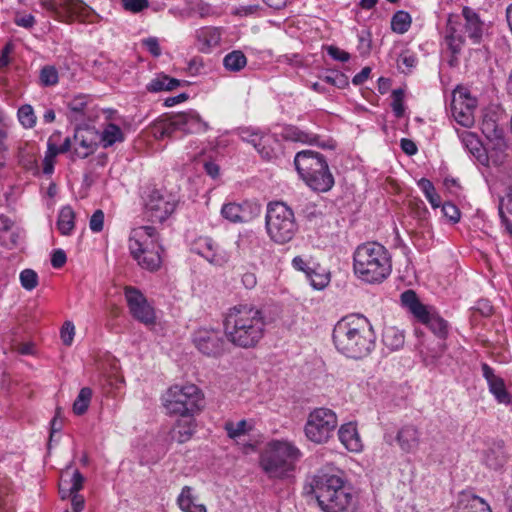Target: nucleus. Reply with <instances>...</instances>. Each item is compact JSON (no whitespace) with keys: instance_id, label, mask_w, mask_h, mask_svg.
Segmentation results:
<instances>
[{"instance_id":"f257e3e1","label":"nucleus","mask_w":512,"mask_h":512,"mask_svg":"<svg viewBox=\"0 0 512 512\" xmlns=\"http://www.w3.org/2000/svg\"><path fill=\"white\" fill-rule=\"evenodd\" d=\"M266 325L262 309L250 304L231 307L223 321L227 340L244 349L257 346L264 337Z\"/></svg>"},{"instance_id":"f03ea898","label":"nucleus","mask_w":512,"mask_h":512,"mask_svg":"<svg viewBox=\"0 0 512 512\" xmlns=\"http://www.w3.org/2000/svg\"><path fill=\"white\" fill-rule=\"evenodd\" d=\"M332 339L341 354L352 359H363L374 350L376 334L365 316L351 314L336 323Z\"/></svg>"},{"instance_id":"7ed1b4c3","label":"nucleus","mask_w":512,"mask_h":512,"mask_svg":"<svg viewBox=\"0 0 512 512\" xmlns=\"http://www.w3.org/2000/svg\"><path fill=\"white\" fill-rule=\"evenodd\" d=\"M355 275L367 283H380L391 273L392 264L388 250L378 242L359 245L353 254Z\"/></svg>"},{"instance_id":"20e7f679","label":"nucleus","mask_w":512,"mask_h":512,"mask_svg":"<svg viewBox=\"0 0 512 512\" xmlns=\"http://www.w3.org/2000/svg\"><path fill=\"white\" fill-rule=\"evenodd\" d=\"M311 488L324 512H347L352 506L353 495L339 475L320 471L313 477Z\"/></svg>"},{"instance_id":"39448f33","label":"nucleus","mask_w":512,"mask_h":512,"mask_svg":"<svg viewBox=\"0 0 512 512\" xmlns=\"http://www.w3.org/2000/svg\"><path fill=\"white\" fill-rule=\"evenodd\" d=\"M128 247L138 265L148 271H156L162 263V246L158 241L157 230L153 226L134 228L129 236Z\"/></svg>"},{"instance_id":"423d86ee","label":"nucleus","mask_w":512,"mask_h":512,"mask_svg":"<svg viewBox=\"0 0 512 512\" xmlns=\"http://www.w3.org/2000/svg\"><path fill=\"white\" fill-rule=\"evenodd\" d=\"M294 164L302 180L312 190L327 192L334 186V177L321 153L313 150L300 151L295 155Z\"/></svg>"},{"instance_id":"0eeeda50","label":"nucleus","mask_w":512,"mask_h":512,"mask_svg":"<svg viewBox=\"0 0 512 512\" xmlns=\"http://www.w3.org/2000/svg\"><path fill=\"white\" fill-rule=\"evenodd\" d=\"M300 450L287 441H272L261 454L260 465L271 479H284L295 468Z\"/></svg>"},{"instance_id":"6e6552de","label":"nucleus","mask_w":512,"mask_h":512,"mask_svg":"<svg viewBox=\"0 0 512 512\" xmlns=\"http://www.w3.org/2000/svg\"><path fill=\"white\" fill-rule=\"evenodd\" d=\"M265 226L269 238L277 244L291 241L298 225L293 210L284 202H271L267 206Z\"/></svg>"},{"instance_id":"1a4fd4ad","label":"nucleus","mask_w":512,"mask_h":512,"mask_svg":"<svg viewBox=\"0 0 512 512\" xmlns=\"http://www.w3.org/2000/svg\"><path fill=\"white\" fill-rule=\"evenodd\" d=\"M163 402L168 414L181 417L194 416L204 406L203 394L194 384L170 387L163 396Z\"/></svg>"},{"instance_id":"9d476101","label":"nucleus","mask_w":512,"mask_h":512,"mask_svg":"<svg viewBox=\"0 0 512 512\" xmlns=\"http://www.w3.org/2000/svg\"><path fill=\"white\" fill-rule=\"evenodd\" d=\"M209 125L195 110L166 115L154 122L152 132L157 139L172 137L176 131L204 133Z\"/></svg>"},{"instance_id":"9b49d317","label":"nucleus","mask_w":512,"mask_h":512,"mask_svg":"<svg viewBox=\"0 0 512 512\" xmlns=\"http://www.w3.org/2000/svg\"><path fill=\"white\" fill-rule=\"evenodd\" d=\"M401 305L424 324L439 339L444 340L449 333V324L434 308L422 304L414 290H406L401 296Z\"/></svg>"},{"instance_id":"f8f14e48","label":"nucleus","mask_w":512,"mask_h":512,"mask_svg":"<svg viewBox=\"0 0 512 512\" xmlns=\"http://www.w3.org/2000/svg\"><path fill=\"white\" fill-rule=\"evenodd\" d=\"M338 425L336 413L329 408H315L307 418L304 431L306 437L316 444L327 442Z\"/></svg>"},{"instance_id":"ddd939ff","label":"nucleus","mask_w":512,"mask_h":512,"mask_svg":"<svg viewBox=\"0 0 512 512\" xmlns=\"http://www.w3.org/2000/svg\"><path fill=\"white\" fill-rule=\"evenodd\" d=\"M42 6L55 19L63 22L73 20L92 21L94 11L82 0H41Z\"/></svg>"},{"instance_id":"4468645a","label":"nucleus","mask_w":512,"mask_h":512,"mask_svg":"<svg viewBox=\"0 0 512 512\" xmlns=\"http://www.w3.org/2000/svg\"><path fill=\"white\" fill-rule=\"evenodd\" d=\"M178 197L166 189L153 188L145 198V212L154 222H163L175 211Z\"/></svg>"},{"instance_id":"2eb2a0df","label":"nucleus","mask_w":512,"mask_h":512,"mask_svg":"<svg viewBox=\"0 0 512 512\" xmlns=\"http://www.w3.org/2000/svg\"><path fill=\"white\" fill-rule=\"evenodd\" d=\"M124 296L132 317L140 323L151 326L156 323V314L146 296L136 287L126 286Z\"/></svg>"},{"instance_id":"dca6fc26","label":"nucleus","mask_w":512,"mask_h":512,"mask_svg":"<svg viewBox=\"0 0 512 512\" xmlns=\"http://www.w3.org/2000/svg\"><path fill=\"white\" fill-rule=\"evenodd\" d=\"M195 347L204 355L218 357L225 350V340L219 330L200 328L193 333Z\"/></svg>"},{"instance_id":"f3484780","label":"nucleus","mask_w":512,"mask_h":512,"mask_svg":"<svg viewBox=\"0 0 512 512\" xmlns=\"http://www.w3.org/2000/svg\"><path fill=\"white\" fill-rule=\"evenodd\" d=\"M236 133L241 140L250 143L263 159L271 160L276 156L275 149L272 146L277 142L274 136L252 127H240Z\"/></svg>"},{"instance_id":"a211bd4d","label":"nucleus","mask_w":512,"mask_h":512,"mask_svg":"<svg viewBox=\"0 0 512 512\" xmlns=\"http://www.w3.org/2000/svg\"><path fill=\"white\" fill-rule=\"evenodd\" d=\"M261 213V206L257 203L244 201L242 203H227L221 209L222 216L232 223L250 222Z\"/></svg>"},{"instance_id":"6ab92c4d","label":"nucleus","mask_w":512,"mask_h":512,"mask_svg":"<svg viewBox=\"0 0 512 512\" xmlns=\"http://www.w3.org/2000/svg\"><path fill=\"white\" fill-rule=\"evenodd\" d=\"M476 108V99L467 93L455 94L451 103V111L454 119L464 127H470L474 123L473 110Z\"/></svg>"},{"instance_id":"aec40b11","label":"nucleus","mask_w":512,"mask_h":512,"mask_svg":"<svg viewBox=\"0 0 512 512\" xmlns=\"http://www.w3.org/2000/svg\"><path fill=\"white\" fill-rule=\"evenodd\" d=\"M283 137L293 142H301L303 144L315 145L323 149H334L335 142L328 137H322L318 134L307 132L295 126H289L284 129Z\"/></svg>"},{"instance_id":"412c9836","label":"nucleus","mask_w":512,"mask_h":512,"mask_svg":"<svg viewBox=\"0 0 512 512\" xmlns=\"http://www.w3.org/2000/svg\"><path fill=\"white\" fill-rule=\"evenodd\" d=\"M462 16L465 20V33L474 44H479L486 30V24L473 8L467 6L463 7Z\"/></svg>"},{"instance_id":"4be33fe9","label":"nucleus","mask_w":512,"mask_h":512,"mask_svg":"<svg viewBox=\"0 0 512 512\" xmlns=\"http://www.w3.org/2000/svg\"><path fill=\"white\" fill-rule=\"evenodd\" d=\"M481 131L485 137L501 148L504 146V130L498 123L497 113L489 111L484 114L481 122Z\"/></svg>"},{"instance_id":"5701e85b","label":"nucleus","mask_w":512,"mask_h":512,"mask_svg":"<svg viewBox=\"0 0 512 512\" xmlns=\"http://www.w3.org/2000/svg\"><path fill=\"white\" fill-rule=\"evenodd\" d=\"M483 377L486 379L489 391L494 395L499 403L508 404L510 395L506 390L504 380L495 375L494 370L486 363L481 365Z\"/></svg>"},{"instance_id":"b1692460","label":"nucleus","mask_w":512,"mask_h":512,"mask_svg":"<svg viewBox=\"0 0 512 512\" xmlns=\"http://www.w3.org/2000/svg\"><path fill=\"white\" fill-rule=\"evenodd\" d=\"M420 431L413 425L401 427L397 433L396 440L402 451L413 453L420 444Z\"/></svg>"},{"instance_id":"393cba45","label":"nucleus","mask_w":512,"mask_h":512,"mask_svg":"<svg viewBox=\"0 0 512 512\" xmlns=\"http://www.w3.org/2000/svg\"><path fill=\"white\" fill-rule=\"evenodd\" d=\"M177 504L183 512H207L204 504L199 503L198 496L190 486H184L177 497Z\"/></svg>"},{"instance_id":"a878e982","label":"nucleus","mask_w":512,"mask_h":512,"mask_svg":"<svg viewBox=\"0 0 512 512\" xmlns=\"http://www.w3.org/2000/svg\"><path fill=\"white\" fill-rule=\"evenodd\" d=\"M38 154L39 148L35 144L25 143L18 149V162L25 170L36 175L39 173L37 164Z\"/></svg>"},{"instance_id":"bb28decb","label":"nucleus","mask_w":512,"mask_h":512,"mask_svg":"<svg viewBox=\"0 0 512 512\" xmlns=\"http://www.w3.org/2000/svg\"><path fill=\"white\" fill-rule=\"evenodd\" d=\"M338 437L347 450L351 452L362 450V441L355 424L350 422L342 425L338 431Z\"/></svg>"},{"instance_id":"cd10ccee","label":"nucleus","mask_w":512,"mask_h":512,"mask_svg":"<svg viewBox=\"0 0 512 512\" xmlns=\"http://www.w3.org/2000/svg\"><path fill=\"white\" fill-rule=\"evenodd\" d=\"M506 460L504 442L502 440L494 441L485 452V464L491 469L498 470L504 466Z\"/></svg>"},{"instance_id":"c85d7f7f","label":"nucleus","mask_w":512,"mask_h":512,"mask_svg":"<svg viewBox=\"0 0 512 512\" xmlns=\"http://www.w3.org/2000/svg\"><path fill=\"white\" fill-rule=\"evenodd\" d=\"M461 142L465 149L471 153L481 164L488 161L485 149L475 133L464 131L460 135Z\"/></svg>"},{"instance_id":"c756f323","label":"nucleus","mask_w":512,"mask_h":512,"mask_svg":"<svg viewBox=\"0 0 512 512\" xmlns=\"http://www.w3.org/2000/svg\"><path fill=\"white\" fill-rule=\"evenodd\" d=\"M458 507L460 512H492L482 498L470 493L461 494Z\"/></svg>"},{"instance_id":"7c9ffc66","label":"nucleus","mask_w":512,"mask_h":512,"mask_svg":"<svg viewBox=\"0 0 512 512\" xmlns=\"http://www.w3.org/2000/svg\"><path fill=\"white\" fill-rule=\"evenodd\" d=\"M193 416L182 417L173 428L172 438L178 443H185L191 439L195 432Z\"/></svg>"},{"instance_id":"2f4dec72","label":"nucleus","mask_w":512,"mask_h":512,"mask_svg":"<svg viewBox=\"0 0 512 512\" xmlns=\"http://www.w3.org/2000/svg\"><path fill=\"white\" fill-rule=\"evenodd\" d=\"M197 39L202 44L201 51L208 52L212 47L219 45L221 30L217 27H204L197 31Z\"/></svg>"},{"instance_id":"473e14b6","label":"nucleus","mask_w":512,"mask_h":512,"mask_svg":"<svg viewBox=\"0 0 512 512\" xmlns=\"http://www.w3.org/2000/svg\"><path fill=\"white\" fill-rule=\"evenodd\" d=\"M216 244L208 237H201L195 242L194 251L210 263H218Z\"/></svg>"},{"instance_id":"72a5a7b5","label":"nucleus","mask_w":512,"mask_h":512,"mask_svg":"<svg viewBox=\"0 0 512 512\" xmlns=\"http://www.w3.org/2000/svg\"><path fill=\"white\" fill-rule=\"evenodd\" d=\"M405 342V336L403 331L396 327H388L383 333V343L391 351L399 350L403 347Z\"/></svg>"},{"instance_id":"f704fd0d","label":"nucleus","mask_w":512,"mask_h":512,"mask_svg":"<svg viewBox=\"0 0 512 512\" xmlns=\"http://www.w3.org/2000/svg\"><path fill=\"white\" fill-rule=\"evenodd\" d=\"M247 64V58L241 50H233L223 58V66L231 72L241 71Z\"/></svg>"},{"instance_id":"c9c22d12","label":"nucleus","mask_w":512,"mask_h":512,"mask_svg":"<svg viewBox=\"0 0 512 512\" xmlns=\"http://www.w3.org/2000/svg\"><path fill=\"white\" fill-rule=\"evenodd\" d=\"M292 266L299 271H302L306 274L307 278L310 280L311 285L315 289H323L328 284L327 277H320V281H316L313 278V270L308 266V263L301 257L296 256L292 260Z\"/></svg>"},{"instance_id":"e433bc0d","label":"nucleus","mask_w":512,"mask_h":512,"mask_svg":"<svg viewBox=\"0 0 512 512\" xmlns=\"http://www.w3.org/2000/svg\"><path fill=\"white\" fill-rule=\"evenodd\" d=\"M74 141L76 143V147L74 149V154L78 158H86L90 154H92L96 149V143L92 139L86 138L81 132L77 131L74 134Z\"/></svg>"},{"instance_id":"4c0bfd02","label":"nucleus","mask_w":512,"mask_h":512,"mask_svg":"<svg viewBox=\"0 0 512 512\" xmlns=\"http://www.w3.org/2000/svg\"><path fill=\"white\" fill-rule=\"evenodd\" d=\"M75 214L71 207L66 206L60 210L57 227L62 235H69L74 229Z\"/></svg>"},{"instance_id":"58836bf2","label":"nucleus","mask_w":512,"mask_h":512,"mask_svg":"<svg viewBox=\"0 0 512 512\" xmlns=\"http://www.w3.org/2000/svg\"><path fill=\"white\" fill-rule=\"evenodd\" d=\"M101 141L104 148L124 141V134L119 126L109 123L102 132Z\"/></svg>"},{"instance_id":"ea45409f","label":"nucleus","mask_w":512,"mask_h":512,"mask_svg":"<svg viewBox=\"0 0 512 512\" xmlns=\"http://www.w3.org/2000/svg\"><path fill=\"white\" fill-rule=\"evenodd\" d=\"M499 215L502 223L509 234L512 235V223L509 216H512V194L507 193L505 196L500 198L499 202Z\"/></svg>"},{"instance_id":"a19ab883","label":"nucleus","mask_w":512,"mask_h":512,"mask_svg":"<svg viewBox=\"0 0 512 512\" xmlns=\"http://www.w3.org/2000/svg\"><path fill=\"white\" fill-rule=\"evenodd\" d=\"M411 16L408 12L399 10L391 19V29L398 34L406 33L411 26Z\"/></svg>"},{"instance_id":"79ce46f5","label":"nucleus","mask_w":512,"mask_h":512,"mask_svg":"<svg viewBox=\"0 0 512 512\" xmlns=\"http://www.w3.org/2000/svg\"><path fill=\"white\" fill-rule=\"evenodd\" d=\"M92 394V390L89 387H83L80 390L77 398L73 403V411L76 415H82L87 411L92 398Z\"/></svg>"},{"instance_id":"37998d69","label":"nucleus","mask_w":512,"mask_h":512,"mask_svg":"<svg viewBox=\"0 0 512 512\" xmlns=\"http://www.w3.org/2000/svg\"><path fill=\"white\" fill-rule=\"evenodd\" d=\"M418 186L423 191V193L425 194L427 200L429 201V203L431 204V206L433 208H437V207L440 206L441 198L437 194V192L435 190V187H434L433 183L430 180H428L426 178H421L418 181Z\"/></svg>"},{"instance_id":"c03bdc74","label":"nucleus","mask_w":512,"mask_h":512,"mask_svg":"<svg viewBox=\"0 0 512 512\" xmlns=\"http://www.w3.org/2000/svg\"><path fill=\"white\" fill-rule=\"evenodd\" d=\"M320 78L322 81L339 89H344L349 85L348 77L338 70L329 71L325 75H322Z\"/></svg>"},{"instance_id":"a18cd8bd","label":"nucleus","mask_w":512,"mask_h":512,"mask_svg":"<svg viewBox=\"0 0 512 512\" xmlns=\"http://www.w3.org/2000/svg\"><path fill=\"white\" fill-rule=\"evenodd\" d=\"M18 119L24 128H33L36 124V115L31 105L25 104L18 109Z\"/></svg>"},{"instance_id":"49530a36","label":"nucleus","mask_w":512,"mask_h":512,"mask_svg":"<svg viewBox=\"0 0 512 512\" xmlns=\"http://www.w3.org/2000/svg\"><path fill=\"white\" fill-rule=\"evenodd\" d=\"M39 79L43 86H54L59 81L58 71L55 66L46 65L40 70Z\"/></svg>"},{"instance_id":"de8ad7c7","label":"nucleus","mask_w":512,"mask_h":512,"mask_svg":"<svg viewBox=\"0 0 512 512\" xmlns=\"http://www.w3.org/2000/svg\"><path fill=\"white\" fill-rule=\"evenodd\" d=\"M445 41L453 56H457L461 52L464 39L461 35H456V30L454 28H449Z\"/></svg>"},{"instance_id":"09e8293b","label":"nucleus","mask_w":512,"mask_h":512,"mask_svg":"<svg viewBox=\"0 0 512 512\" xmlns=\"http://www.w3.org/2000/svg\"><path fill=\"white\" fill-rule=\"evenodd\" d=\"M372 35L369 30L363 29L358 33L357 50L361 56H367L371 52Z\"/></svg>"},{"instance_id":"8fccbe9b","label":"nucleus","mask_w":512,"mask_h":512,"mask_svg":"<svg viewBox=\"0 0 512 512\" xmlns=\"http://www.w3.org/2000/svg\"><path fill=\"white\" fill-rule=\"evenodd\" d=\"M247 421L241 420L237 423L232 421H228L225 423L224 429L227 432V435L231 439H236L247 432Z\"/></svg>"},{"instance_id":"3c124183","label":"nucleus","mask_w":512,"mask_h":512,"mask_svg":"<svg viewBox=\"0 0 512 512\" xmlns=\"http://www.w3.org/2000/svg\"><path fill=\"white\" fill-rule=\"evenodd\" d=\"M19 278L21 286L27 291L33 290L38 285V275L33 269H24Z\"/></svg>"},{"instance_id":"603ef678","label":"nucleus","mask_w":512,"mask_h":512,"mask_svg":"<svg viewBox=\"0 0 512 512\" xmlns=\"http://www.w3.org/2000/svg\"><path fill=\"white\" fill-rule=\"evenodd\" d=\"M416 64L417 57L415 56L414 53H411L409 51L400 54L397 60L398 68L401 69L403 73H410L412 69L416 66Z\"/></svg>"},{"instance_id":"864d4df0","label":"nucleus","mask_w":512,"mask_h":512,"mask_svg":"<svg viewBox=\"0 0 512 512\" xmlns=\"http://www.w3.org/2000/svg\"><path fill=\"white\" fill-rule=\"evenodd\" d=\"M392 110L396 117L400 118L404 115V91L402 89H395L392 91Z\"/></svg>"},{"instance_id":"5fc2aeb1","label":"nucleus","mask_w":512,"mask_h":512,"mask_svg":"<svg viewBox=\"0 0 512 512\" xmlns=\"http://www.w3.org/2000/svg\"><path fill=\"white\" fill-rule=\"evenodd\" d=\"M442 212L451 222L457 223L460 220V211L456 205L451 202H445L442 205Z\"/></svg>"},{"instance_id":"6e6d98bb","label":"nucleus","mask_w":512,"mask_h":512,"mask_svg":"<svg viewBox=\"0 0 512 512\" xmlns=\"http://www.w3.org/2000/svg\"><path fill=\"white\" fill-rule=\"evenodd\" d=\"M103 226H104V212L100 209L96 210L91 218H90V222H89V227L91 229V231L93 232H101L103 230Z\"/></svg>"},{"instance_id":"4d7b16f0","label":"nucleus","mask_w":512,"mask_h":512,"mask_svg":"<svg viewBox=\"0 0 512 512\" xmlns=\"http://www.w3.org/2000/svg\"><path fill=\"white\" fill-rule=\"evenodd\" d=\"M142 45L149 51L153 57H159L162 53L159 41L156 37H149L142 40Z\"/></svg>"},{"instance_id":"13d9d810","label":"nucleus","mask_w":512,"mask_h":512,"mask_svg":"<svg viewBox=\"0 0 512 512\" xmlns=\"http://www.w3.org/2000/svg\"><path fill=\"white\" fill-rule=\"evenodd\" d=\"M327 53L329 56H331L334 60L340 61V62H347L350 60V54L337 46H327L326 47Z\"/></svg>"},{"instance_id":"bf43d9fd","label":"nucleus","mask_w":512,"mask_h":512,"mask_svg":"<svg viewBox=\"0 0 512 512\" xmlns=\"http://www.w3.org/2000/svg\"><path fill=\"white\" fill-rule=\"evenodd\" d=\"M75 327L71 322H65L61 329V339L63 343L70 346L73 342Z\"/></svg>"},{"instance_id":"052dcab7","label":"nucleus","mask_w":512,"mask_h":512,"mask_svg":"<svg viewBox=\"0 0 512 512\" xmlns=\"http://www.w3.org/2000/svg\"><path fill=\"white\" fill-rule=\"evenodd\" d=\"M123 7L137 13L148 7V0H122Z\"/></svg>"},{"instance_id":"680f3d73","label":"nucleus","mask_w":512,"mask_h":512,"mask_svg":"<svg viewBox=\"0 0 512 512\" xmlns=\"http://www.w3.org/2000/svg\"><path fill=\"white\" fill-rule=\"evenodd\" d=\"M165 75L164 73L158 74L154 79H152L146 86V89L149 92H160L167 91L166 81L161 79V76Z\"/></svg>"},{"instance_id":"e2e57ef3","label":"nucleus","mask_w":512,"mask_h":512,"mask_svg":"<svg viewBox=\"0 0 512 512\" xmlns=\"http://www.w3.org/2000/svg\"><path fill=\"white\" fill-rule=\"evenodd\" d=\"M15 45L9 41L2 48L0 55V69L6 68L10 64L9 55L14 51Z\"/></svg>"},{"instance_id":"0e129e2a","label":"nucleus","mask_w":512,"mask_h":512,"mask_svg":"<svg viewBox=\"0 0 512 512\" xmlns=\"http://www.w3.org/2000/svg\"><path fill=\"white\" fill-rule=\"evenodd\" d=\"M86 106L87 101L85 96H77L68 103L70 111L74 113H83Z\"/></svg>"},{"instance_id":"69168bd1","label":"nucleus","mask_w":512,"mask_h":512,"mask_svg":"<svg viewBox=\"0 0 512 512\" xmlns=\"http://www.w3.org/2000/svg\"><path fill=\"white\" fill-rule=\"evenodd\" d=\"M84 480V476L78 470H75L70 482L68 483L70 484V491L78 493L83 487Z\"/></svg>"},{"instance_id":"338daca9","label":"nucleus","mask_w":512,"mask_h":512,"mask_svg":"<svg viewBox=\"0 0 512 512\" xmlns=\"http://www.w3.org/2000/svg\"><path fill=\"white\" fill-rule=\"evenodd\" d=\"M67 257L63 250L58 249L55 250L51 257V265L58 269L61 268L66 263Z\"/></svg>"},{"instance_id":"774afa93","label":"nucleus","mask_w":512,"mask_h":512,"mask_svg":"<svg viewBox=\"0 0 512 512\" xmlns=\"http://www.w3.org/2000/svg\"><path fill=\"white\" fill-rule=\"evenodd\" d=\"M400 147L403 150V152L409 156L415 155L418 151L415 142L408 138L401 139Z\"/></svg>"}]
</instances>
